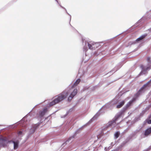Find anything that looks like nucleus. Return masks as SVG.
I'll return each instance as SVG.
<instances>
[{
  "label": "nucleus",
  "mask_w": 151,
  "mask_h": 151,
  "mask_svg": "<svg viewBox=\"0 0 151 151\" xmlns=\"http://www.w3.org/2000/svg\"><path fill=\"white\" fill-rule=\"evenodd\" d=\"M147 60L149 63H150L151 62L150 58L148 57L147 58Z\"/></svg>",
  "instance_id": "nucleus-16"
},
{
  "label": "nucleus",
  "mask_w": 151,
  "mask_h": 151,
  "mask_svg": "<svg viewBox=\"0 0 151 151\" xmlns=\"http://www.w3.org/2000/svg\"><path fill=\"white\" fill-rule=\"evenodd\" d=\"M68 93L67 91H64L62 92L55 96L54 100L49 104V106H52L58 103L65 99L68 96Z\"/></svg>",
  "instance_id": "nucleus-1"
},
{
  "label": "nucleus",
  "mask_w": 151,
  "mask_h": 151,
  "mask_svg": "<svg viewBox=\"0 0 151 151\" xmlns=\"http://www.w3.org/2000/svg\"><path fill=\"white\" fill-rule=\"evenodd\" d=\"M151 82V79L147 82L146 84H144L140 89L137 92V93L136 94V96H138L141 93L143 90L147 87H149L150 86V83Z\"/></svg>",
  "instance_id": "nucleus-2"
},
{
  "label": "nucleus",
  "mask_w": 151,
  "mask_h": 151,
  "mask_svg": "<svg viewBox=\"0 0 151 151\" xmlns=\"http://www.w3.org/2000/svg\"><path fill=\"white\" fill-rule=\"evenodd\" d=\"M120 116L118 115L115 117V119L113 120V121L112 122L111 124H112L114 123H116V121L118 120V119H119V117Z\"/></svg>",
  "instance_id": "nucleus-11"
},
{
  "label": "nucleus",
  "mask_w": 151,
  "mask_h": 151,
  "mask_svg": "<svg viewBox=\"0 0 151 151\" xmlns=\"http://www.w3.org/2000/svg\"><path fill=\"white\" fill-rule=\"evenodd\" d=\"M147 35V34H145V35H144L141 36L139 38H137L136 40V41H137V42L139 41H140L142 40V39H143L145 38V37Z\"/></svg>",
  "instance_id": "nucleus-7"
},
{
  "label": "nucleus",
  "mask_w": 151,
  "mask_h": 151,
  "mask_svg": "<svg viewBox=\"0 0 151 151\" xmlns=\"http://www.w3.org/2000/svg\"><path fill=\"white\" fill-rule=\"evenodd\" d=\"M124 103L125 102L124 101H122L119 105L117 106L116 108L118 109L121 108L124 104Z\"/></svg>",
  "instance_id": "nucleus-10"
},
{
  "label": "nucleus",
  "mask_w": 151,
  "mask_h": 151,
  "mask_svg": "<svg viewBox=\"0 0 151 151\" xmlns=\"http://www.w3.org/2000/svg\"><path fill=\"white\" fill-rule=\"evenodd\" d=\"M141 68L142 69L143 71H146L149 69H150V67H145L143 65L141 66Z\"/></svg>",
  "instance_id": "nucleus-9"
},
{
  "label": "nucleus",
  "mask_w": 151,
  "mask_h": 151,
  "mask_svg": "<svg viewBox=\"0 0 151 151\" xmlns=\"http://www.w3.org/2000/svg\"><path fill=\"white\" fill-rule=\"evenodd\" d=\"M147 123L148 124H151V119L148 120L147 122Z\"/></svg>",
  "instance_id": "nucleus-17"
},
{
  "label": "nucleus",
  "mask_w": 151,
  "mask_h": 151,
  "mask_svg": "<svg viewBox=\"0 0 151 151\" xmlns=\"http://www.w3.org/2000/svg\"><path fill=\"white\" fill-rule=\"evenodd\" d=\"M71 138V137H70V138H69V139H70V138Z\"/></svg>",
  "instance_id": "nucleus-20"
},
{
  "label": "nucleus",
  "mask_w": 151,
  "mask_h": 151,
  "mask_svg": "<svg viewBox=\"0 0 151 151\" xmlns=\"http://www.w3.org/2000/svg\"><path fill=\"white\" fill-rule=\"evenodd\" d=\"M137 93H137H136L135 95V96L136 97V98H133L128 103V104H127V107H129V106H130V105L132 104L134 101H135V100H136V98H137V97H138L140 95V94L138 96H136V94Z\"/></svg>",
  "instance_id": "nucleus-5"
},
{
  "label": "nucleus",
  "mask_w": 151,
  "mask_h": 151,
  "mask_svg": "<svg viewBox=\"0 0 151 151\" xmlns=\"http://www.w3.org/2000/svg\"><path fill=\"white\" fill-rule=\"evenodd\" d=\"M77 89H74L73 91L71 93L70 95L69 96L68 99V101H71L74 96L77 94Z\"/></svg>",
  "instance_id": "nucleus-3"
},
{
  "label": "nucleus",
  "mask_w": 151,
  "mask_h": 151,
  "mask_svg": "<svg viewBox=\"0 0 151 151\" xmlns=\"http://www.w3.org/2000/svg\"><path fill=\"white\" fill-rule=\"evenodd\" d=\"M151 118V114L150 115V116H149L148 118L150 119Z\"/></svg>",
  "instance_id": "nucleus-19"
},
{
  "label": "nucleus",
  "mask_w": 151,
  "mask_h": 151,
  "mask_svg": "<svg viewBox=\"0 0 151 151\" xmlns=\"http://www.w3.org/2000/svg\"><path fill=\"white\" fill-rule=\"evenodd\" d=\"M22 131H19L18 132V134H22Z\"/></svg>",
  "instance_id": "nucleus-18"
},
{
  "label": "nucleus",
  "mask_w": 151,
  "mask_h": 151,
  "mask_svg": "<svg viewBox=\"0 0 151 151\" xmlns=\"http://www.w3.org/2000/svg\"><path fill=\"white\" fill-rule=\"evenodd\" d=\"M14 143V149H16L18 147V143L17 142H13Z\"/></svg>",
  "instance_id": "nucleus-12"
},
{
  "label": "nucleus",
  "mask_w": 151,
  "mask_h": 151,
  "mask_svg": "<svg viewBox=\"0 0 151 151\" xmlns=\"http://www.w3.org/2000/svg\"><path fill=\"white\" fill-rule=\"evenodd\" d=\"M4 142V139L2 138H0V145L2 144Z\"/></svg>",
  "instance_id": "nucleus-15"
},
{
  "label": "nucleus",
  "mask_w": 151,
  "mask_h": 151,
  "mask_svg": "<svg viewBox=\"0 0 151 151\" xmlns=\"http://www.w3.org/2000/svg\"><path fill=\"white\" fill-rule=\"evenodd\" d=\"M80 81L81 80L80 79H78L74 83V84L72 86V88H74L75 87L77 86L79 83Z\"/></svg>",
  "instance_id": "nucleus-8"
},
{
  "label": "nucleus",
  "mask_w": 151,
  "mask_h": 151,
  "mask_svg": "<svg viewBox=\"0 0 151 151\" xmlns=\"http://www.w3.org/2000/svg\"><path fill=\"white\" fill-rule=\"evenodd\" d=\"M88 46L89 48L90 49L92 50L93 49L92 45L91 44L88 43Z\"/></svg>",
  "instance_id": "nucleus-14"
},
{
  "label": "nucleus",
  "mask_w": 151,
  "mask_h": 151,
  "mask_svg": "<svg viewBox=\"0 0 151 151\" xmlns=\"http://www.w3.org/2000/svg\"><path fill=\"white\" fill-rule=\"evenodd\" d=\"M47 111V109L46 108H45L42 111H41L39 112V116L40 117L43 116L45 113Z\"/></svg>",
  "instance_id": "nucleus-4"
},
{
  "label": "nucleus",
  "mask_w": 151,
  "mask_h": 151,
  "mask_svg": "<svg viewBox=\"0 0 151 151\" xmlns=\"http://www.w3.org/2000/svg\"><path fill=\"white\" fill-rule=\"evenodd\" d=\"M120 134V133L119 132H116V133L115 134V137L116 138H118Z\"/></svg>",
  "instance_id": "nucleus-13"
},
{
  "label": "nucleus",
  "mask_w": 151,
  "mask_h": 151,
  "mask_svg": "<svg viewBox=\"0 0 151 151\" xmlns=\"http://www.w3.org/2000/svg\"><path fill=\"white\" fill-rule=\"evenodd\" d=\"M151 133V127L147 129L145 132V135L147 136Z\"/></svg>",
  "instance_id": "nucleus-6"
}]
</instances>
